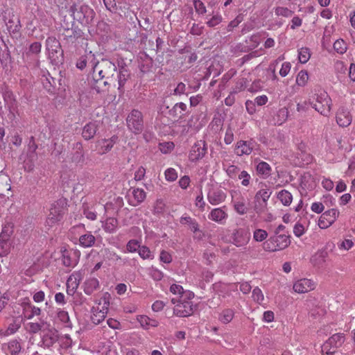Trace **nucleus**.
I'll list each match as a JSON object with an SVG mask.
<instances>
[{"instance_id": "13d9d810", "label": "nucleus", "mask_w": 355, "mask_h": 355, "mask_svg": "<svg viewBox=\"0 0 355 355\" xmlns=\"http://www.w3.org/2000/svg\"><path fill=\"white\" fill-rule=\"evenodd\" d=\"M42 327V324L38 322H28L26 324V329L32 334L39 332Z\"/></svg>"}, {"instance_id": "e2e57ef3", "label": "nucleus", "mask_w": 355, "mask_h": 355, "mask_svg": "<svg viewBox=\"0 0 355 355\" xmlns=\"http://www.w3.org/2000/svg\"><path fill=\"white\" fill-rule=\"evenodd\" d=\"M267 236L266 231L263 230L258 229L254 232V239L257 241H263L266 239Z\"/></svg>"}, {"instance_id": "cd10ccee", "label": "nucleus", "mask_w": 355, "mask_h": 355, "mask_svg": "<svg viewBox=\"0 0 355 355\" xmlns=\"http://www.w3.org/2000/svg\"><path fill=\"white\" fill-rule=\"evenodd\" d=\"M97 130V124L95 122H89L83 127L82 136L85 140H89L95 136Z\"/></svg>"}, {"instance_id": "aec40b11", "label": "nucleus", "mask_w": 355, "mask_h": 355, "mask_svg": "<svg viewBox=\"0 0 355 355\" xmlns=\"http://www.w3.org/2000/svg\"><path fill=\"white\" fill-rule=\"evenodd\" d=\"M254 147V142L241 140L236 143L234 152L238 156L248 155L252 153Z\"/></svg>"}, {"instance_id": "79ce46f5", "label": "nucleus", "mask_w": 355, "mask_h": 355, "mask_svg": "<svg viewBox=\"0 0 355 355\" xmlns=\"http://www.w3.org/2000/svg\"><path fill=\"white\" fill-rule=\"evenodd\" d=\"M80 245L84 248H89L94 245L95 237L91 234L82 235L79 239Z\"/></svg>"}, {"instance_id": "c85d7f7f", "label": "nucleus", "mask_w": 355, "mask_h": 355, "mask_svg": "<svg viewBox=\"0 0 355 355\" xmlns=\"http://www.w3.org/2000/svg\"><path fill=\"white\" fill-rule=\"evenodd\" d=\"M137 320L144 329H148L150 327H157L159 325V322L157 320L144 315H138L137 317Z\"/></svg>"}, {"instance_id": "423d86ee", "label": "nucleus", "mask_w": 355, "mask_h": 355, "mask_svg": "<svg viewBox=\"0 0 355 355\" xmlns=\"http://www.w3.org/2000/svg\"><path fill=\"white\" fill-rule=\"evenodd\" d=\"M232 197V204L234 207V210L239 215L246 214L250 208L248 206V200L242 194L239 190H232L230 191Z\"/></svg>"}, {"instance_id": "bf43d9fd", "label": "nucleus", "mask_w": 355, "mask_h": 355, "mask_svg": "<svg viewBox=\"0 0 355 355\" xmlns=\"http://www.w3.org/2000/svg\"><path fill=\"white\" fill-rule=\"evenodd\" d=\"M238 178L242 180L241 184L244 187H248L250 184L251 179L250 175L245 171H242L239 175Z\"/></svg>"}, {"instance_id": "c03bdc74", "label": "nucleus", "mask_w": 355, "mask_h": 355, "mask_svg": "<svg viewBox=\"0 0 355 355\" xmlns=\"http://www.w3.org/2000/svg\"><path fill=\"white\" fill-rule=\"evenodd\" d=\"M311 58V52L309 48L302 47L298 51V59L300 63H306Z\"/></svg>"}, {"instance_id": "de8ad7c7", "label": "nucleus", "mask_w": 355, "mask_h": 355, "mask_svg": "<svg viewBox=\"0 0 355 355\" xmlns=\"http://www.w3.org/2000/svg\"><path fill=\"white\" fill-rule=\"evenodd\" d=\"M252 297L253 300L259 304H261L264 300L263 292L259 287H255L252 290Z\"/></svg>"}, {"instance_id": "2eb2a0df", "label": "nucleus", "mask_w": 355, "mask_h": 355, "mask_svg": "<svg viewBox=\"0 0 355 355\" xmlns=\"http://www.w3.org/2000/svg\"><path fill=\"white\" fill-rule=\"evenodd\" d=\"M41 313V309L33 305L29 300L22 303V313L26 320H31L35 316H39Z\"/></svg>"}, {"instance_id": "f704fd0d", "label": "nucleus", "mask_w": 355, "mask_h": 355, "mask_svg": "<svg viewBox=\"0 0 355 355\" xmlns=\"http://www.w3.org/2000/svg\"><path fill=\"white\" fill-rule=\"evenodd\" d=\"M235 311L232 309H225L218 315V320L223 324L230 323L234 317Z\"/></svg>"}, {"instance_id": "1a4fd4ad", "label": "nucleus", "mask_w": 355, "mask_h": 355, "mask_svg": "<svg viewBox=\"0 0 355 355\" xmlns=\"http://www.w3.org/2000/svg\"><path fill=\"white\" fill-rule=\"evenodd\" d=\"M207 153L205 141L200 140L193 144L189 153V159L191 162H196L202 159Z\"/></svg>"}, {"instance_id": "6e6d98bb", "label": "nucleus", "mask_w": 355, "mask_h": 355, "mask_svg": "<svg viewBox=\"0 0 355 355\" xmlns=\"http://www.w3.org/2000/svg\"><path fill=\"white\" fill-rule=\"evenodd\" d=\"M148 274L155 281H160L164 277V274L161 270L153 267L149 269Z\"/></svg>"}, {"instance_id": "603ef678", "label": "nucleus", "mask_w": 355, "mask_h": 355, "mask_svg": "<svg viewBox=\"0 0 355 355\" xmlns=\"http://www.w3.org/2000/svg\"><path fill=\"white\" fill-rule=\"evenodd\" d=\"M224 168L227 175L232 179L236 178L240 171L239 168L235 165H229L226 168L224 167Z\"/></svg>"}, {"instance_id": "a18cd8bd", "label": "nucleus", "mask_w": 355, "mask_h": 355, "mask_svg": "<svg viewBox=\"0 0 355 355\" xmlns=\"http://www.w3.org/2000/svg\"><path fill=\"white\" fill-rule=\"evenodd\" d=\"M12 223H5L0 234V239H9L10 236L12 234Z\"/></svg>"}, {"instance_id": "37998d69", "label": "nucleus", "mask_w": 355, "mask_h": 355, "mask_svg": "<svg viewBox=\"0 0 355 355\" xmlns=\"http://www.w3.org/2000/svg\"><path fill=\"white\" fill-rule=\"evenodd\" d=\"M309 73L306 70H301L296 76V84L300 87H304L309 80Z\"/></svg>"}, {"instance_id": "5fc2aeb1", "label": "nucleus", "mask_w": 355, "mask_h": 355, "mask_svg": "<svg viewBox=\"0 0 355 355\" xmlns=\"http://www.w3.org/2000/svg\"><path fill=\"white\" fill-rule=\"evenodd\" d=\"M275 12L277 16H282L285 17H289L293 15L292 10H289L288 8L281 6L275 8Z\"/></svg>"}, {"instance_id": "09e8293b", "label": "nucleus", "mask_w": 355, "mask_h": 355, "mask_svg": "<svg viewBox=\"0 0 355 355\" xmlns=\"http://www.w3.org/2000/svg\"><path fill=\"white\" fill-rule=\"evenodd\" d=\"M288 114L289 112L286 107L280 108L277 113V123L282 124L285 122L288 119Z\"/></svg>"}, {"instance_id": "680f3d73", "label": "nucleus", "mask_w": 355, "mask_h": 355, "mask_svg": "<svg viewBox=\"0 0 355 355\" xmlns=\"http://www.w3.org/2000/svg\"><path fill=\"white\" fill-rule=\"evenodd\" d=\"M139 256L144 259H153V256L148 248L146 246L140 247L139 249Z\"/></svg>"}, {"instance_id": "4d7b16f0", "label": "nucleus", "mask_w": 355, "mask_h": 355, "mask_svg": "<svg viewBox=\"0 0 355 355\" xmlns=\"http://www.w3.org/2000/svg\"><path fill=\"white\" fill-rule=\"evenodd\" d=\"M306 224L307 223H295L293 227L294 234L297 237L301 236L305 232V230L307 228V225H304Z\"/></svg>"}, {"instance_id": "9d476101", "label": "nucleus", "mask_w": 355, "mask_h": 355, "mask_svg": "<svg viewBox=\"0 0 355 355\" xmlns=\"http://www.w3.org/2000/svg\"><path fill=\"white\" fill-rule=\"evenodd\" d=\"M119 141V137L116 135H112L109 139H101L96 142V150L98 154L103 155L110 152L114 144Z\"/></svg>"}, {"instance_id": "412c9836", "label": "nucleus", "mask_w": 355, "mask_h": 355, "mask_svg": "<svg viewBox=\"0 0 355 355\" xmlns=\"http://www.w3.org/2000/svg\"><path fill=\"white\" fill-rule=\"evenodd\" d=\"M79 261V253L74 250L64 251L62 253V263L67 267H75Z\"/></svg>"}, {"instance_id": "0eeeda50", "label": "nucleus", "mask_w": 355, "mask_h": 355, "mask_svg": "<svg viewBox=\"0 0 355 355\" xmlns=\"http://www.w3.org/2000/svg\"><path fill=\"white\" fill-rule=\"evenodd\" d=\"M67 200L64 198H61L53 202L49 209V219L57 221L60 220L62 216L67 213Z\"/></svg>"}, {"instance_id": "58836bf2", "label": "nucleus", "mask_w": 355, "mask_h": 355, "mask_svg": "<svg viewBox=\"0 0 355 355\" xmlns=\"http://www.w3.org/2000/svg\"><path fill=\"white\" fill-rule=\"evenodd\" d=\"M277 198L285 206H289L293 200L292 194L287 190L283 189L277 193Z\"/></svg>"}, {"instance_id": "72a5a7b5", "label": "nucleus", "mask_w": 355, "mask_h": 355, "mask_svg": "<svg viewBox=\"0 0 355 355\" xmlns=\"http://www.w3.org/2000/svg\"><path fill=\"white\" fill-rule=\"evenodd\" d=\"M13 248L12 242L9 239H0V257H7Z\"/></svg>"}, {"instance_id": "20e7f679", "label": "nucleus", "mask_w": 355, "mask_h": 355, "mask_svg": "<svg viewBox=\"0 0 355 355\" xmlns=\"http://www.w3.org/2000/svg\"><path fill=\"white\" fill-rule=\"evenodd\" d=\"M291 243L289 236L285 234H275L263 244V248L268 252H276L286 248Z\"/></svg>"}, {"instance_id": "8fccbe9b", "label": "nucleus", "mask_w": 355, "mask_h": 355, "mask_svg": "<svg viewBox=\"0 0 355 355\" xmlns=\"http://www.w3.org/2000/svg\"><path fill=\"white\" fill-rule=\"evenodd\" d=\"M334 50L340 54H343L347 51V44L343 40H338L334 44Z\"/></svg>"}, {"instance_id": "9b49d317", "label": "nucleus", "mask_w": 355, "mask_h": 355, "mask_svg": "<svg viewBox=\"0 0 355 355\" xmlns=\"http://www.w3.org/2000/svg\"><path fill=\"white\" fill-rule=\"evenodd\" d=\"M316 287V282L311 279L302 278L297 280L293 284V290L297 293H306L314 290Z\"/></svg>"}, {"instance_id": "b1692460", "label": "nucleus", "mask_w": 355, "mask_h": 355, "mask_svg": "<svg viewBox=\"0 0 355 355\" xmlns=\"http://www.w3.org/2000/svg\"><path fill=\"white\" fill-rule=\"evenodd\" d=\"M11 189L10 179L9 176L3 173L0 172V196H6L10 194Z\"/></svg>"}, {"instance_id": "ddd939ff", "label": "nucleus", "mask_w": 355, "mask_h": 355, "mask_svg": "<svg viewBox=\"0 0 355 355\" xmlns=\"http://www.w3.org/2000/svg\"><path fill=\"white\" fill-rule=\"evenodd\" d=\"M336 120L340 127L347 128L352 123V115L347 107H341L336 112Z\"/></svg>"}, {"instance_id": "c9c22d12", "label": "nucleus", "mask_w": 355, "mask_h": 355, "mask_svg": "<svg viewBox=\"0 0 355 355\" xmlns=\"http://www.w3.org/2000/svg\"><path fill=\"white\" fill-rule=\"evenodd\" d=\"M83 211L87 219L90 220H95L96 219V213L93 203L84 202L83 204Z\"/></svg>"}, {"instance_id": "774afa93", "label": "nucleus", "mask_w": 355, "mask_h": 355, "mask_svg": "<svg viewBox=\"0 0 355 355\" xmlns=\"http://www.w3.org/2000/svg\"><path fill=\"white\" fill-rule=\"evenodd\" d=\"M291 64L290 62H284L282 64V67L279 70L280 76L282 77L286 76L289 73V72L291 71Z\"/></svg>"}, {"instance_id": "393cba45", "label": "nucleus", "mask_w": 355, "mask_h": 355, "mask_svg": "<svg viewBox=\"0 0 355 355\" xmlns=\"http://www.w3.org/2000/svg\"><path fill=\"white\" fill-rule=\"evenodd\" d=\"M3 98L6 106L8 108L9 111L13 114L17 112L18 110V102L15 95L10 92H6Z\"/></svg>"}, {"instance_id": "69168bd1", "label": "nucleus", "mask_w": 355, "mask_h": 355, "mask_svg": "<svg viewBox=\"0 0 355 355\" xmlns=\"http://www.w3.org/2000/svg\"><path fill=\"white\" fill-rule=\"evenodd\" d=\"M193 6L198 14L203 15L206 12V8L200 0H193Z\"/></svg>"}, {"instance_id": "4c0bfd02", "label": "nucleus", "mask_w": 355, "mask_h": 355, "mask_svg": "<svg viewBox=\"0 0 355 355\" xmlns=\"http://www.w3.org/2000/svg\"><path fill=\"white\" fill-rule=\"evenodd\" d=\"M90 60L89 64L92 65L91 62H96L94 55L90 51L87 55L81 56L76 62L77 68L83 69L87 66V61Z\"/></svg>"}, {"instance_id": "f03ea898", "label": "nucleus", "mask_w": 355, "mask_h": 355, "mask_svg": "<svg viewBox=\"0 0 355 355\" xmlns=\"http://www.w3.org/2000/svg\"><path fill=\"white\" fill-rule=\"evenodd\" d=\"M193 297L194 293L188 290H186L182 295L173 297L171 302L174 304V314L178 317H188L192 315L196 307L192 302Z\"/></svg>"}, {"instance_id": "4468645a", "label": "nucleus", "mask_w": 355, "mask_h": 355, "mask_svg": "<svg viewBox=\"0 0 355 355\" xmlns=\"http://www.w3.org/2000/svg\"><path fill=\"white\" fill-rule=\"evenodd\" d=\"M346 340L345 336L343 333H336L333 334L329 339L326 341L322 347V352L327 349L329 347L330 349H338L343 346Z\"/></svg>"}, {"instance_id": "39448f33", "label": "nucleus", "mask_w": 355, "mask_h": 355, "mask_svg": "<svg viewBox=\"0 0 355 355\" xmlns=\"http://www.w3.org/2000/svg\"><path fill=\"white\" fill-rule=\"evenodd\" d=\"M312 107L323 116H327L331 110L332 102L330 96L325 92L315 94V101L310 102Z\"/></svg>"}, {"instance_id": "7c9ffc66", "label": "nucleus", "mask_w": 355, "mask_h": 355, "mask_svg": "<svg viewBox=\"0 0 355 355\" xmlns=\"http://www.w3.org/2000/svg\"><path fill=\"white\" fill-rule=\"evenodd\" d=\"M58 340V336L57 332L52 331L46 333L42 339V345L46 348L52 347Z\"/></svg>"}, {"instance_id": "0e129e2a", "label": "nucleus", "mask_w": 355, "mask_h": 355, "mask_svg": "<svg viewBox=\"0 0 355 355\" xmlns=\"http://www.w3.org/2000/svg\"><path fill=\"white\" fill-rule=\"evenodd\" d=\"M170 291L177 296H181L186 292L182 286L176 284H173L170 286Z\"/></svg>"}, {"instance_id": "dca6fc26", "label": "nucleus", "mask_w": 355, "mask_h": 355, "mask_svg": "<svg viewBox=\"0 0 355 355\" xmlns=\"http://www.w3.org/2000/svg\"><path fill=\"white\" fill-rule=\"evenodd\" d=\"M226 198V193L220 188H211L207 193L208 201L213 205L224 202Z\"/></svg>"}, {"instance_id": "473e14b6", "label": "nucleus", "mask_w": 355, "mask_h": 355, "mask_svg": "<svg viewBox=\"0 0 355 355\" xmlns=\"http://www.w3.org/2000/svg\"><path fill=\"white\" fill-rule=\"evenodd\" d=\"M187 105L184 103H176L170 111V114L175 119H181L184 116V112L187 110Z\"/></svg>"}, {"instance_id": "f3484780", "label": "nucleus", "mask_w": 355, "mask_h": 355, "mask_svg": "<svg viewBox=\"0 0 355 355\" xmlns=\"http://www.w3.org/2000/svg\"><path fill=\"white\" fill-rule=\"evenodd\" d=\"M60 42L55 37H49L46 40V49L51 60H55L57 53L60 50Z\"/></svg>"}, {"instance_id": "6e6552de", "label": "nucleus", "mask_w": 355, "mask_h": 355, "mask_svg": "<svg viewBox=\"0 0 355 355\" xmlns=\"http://www.w3.org/2000/svg\"><path fill=\"white\" fill-rule=\"evenodd\" d=\"M127 125L128 128L135 134H138L143 129V115L137 110H133L128 116Z\"/></svg>"}, {"instance_id": "7ed1b4c3", "label": "nucleus", "mask_w": 355, "mask_h": 355, "mask_svg": "<svg viewBox=\"0 0 355 355\" xmlns=\"http://www.w3.org/2000/svg\"><path fill=\"white\" fill-rule=\"evenodd\" d=\"M111 296L109 293H105L100 298L96 306L92 308L91 320L95 324H98L105 318L110 304Z\"/></svg>"}, {"instance_id": "3c124183", "label": "nucleus", "mask_w": 355, "mask_h": 355, "mask_svg": "<svg viewBox=\"0 0 355 355\" xmlns=\"http://www.w3.org/2000/svg\"><path fill=\"white\" fill-rule=\"evenodd\" d=\"M175 145L172 141L161 143L159 145V150L164 154L170 153L174 148Z\"/></svg>"}, {"instance_id": "4be33fe9", "label": "nucleus", "mask_w": 355, "mask_h": 355, "mask_svg": "<svg viewBox=\"0 0 355 355\" xmlns=\"http://www.w3.org/2000/svg\"><path fill=\"white\" fill-rule=\"evenodd\" d=\"M81 280L80 272H74L69 276L67 281V293L68 295H73L76 291Z\"/></svg>"}, {"instance_id": "ea45409f", "label": "nucleus", "mask_w": 355, "mask_h": 355, "mask_svg": "<svg viewBox=\"0 0 355 355\" xmlns=\"http://www.w3.org/2000/svg\"><path fill=\"white\" fill-rule=\"evenodd\" d=\"M257 172L259 175L264 178L268 177L270 175L271 167L266 162H260L257 166Z\"/></svg>"}, {"instance_id": "a211bd4d", "label": "nucleus", "mask_w": 355, "mask_h": 355, "mask_svg": "<svg viewBox=\"0 0 355 355\" xmlns=\"http://www.w3.org/2000/svg\"><path fill=\"white\" fill-rule=\"evenodd\" d=\"M271 194L272 191L268 189H262L256 193L254 196V209L257 212L259 211L261 208H259L257 204H259V206L260 207H265Z\"/></svg>"}, {"instance_id": "864d4df0", "label": "nucleus", "mask_w": 355, "mask_h": 355, "mask_svg": "<svg viewBox=\"0 0 355 355\" xmlns=\"http://www.w3.org/2000/svg\"><path fill=\"white\" fill-rule=\"evenodd\" d=\"M165 179L168 182H174L178 178V173L173 168H168L164 172Z\"/></svg>"}, {"instance_id": "a878e982", "label": "nucleus", "mask_w": 355, "mask_h": 355, "mask_svg": "<svg viewBox=\"0 0 355 355\" xmlns=\"http://www.w3.org/2000/svg\"><path fill=\"white\" fill-rule=\"evenodd\" d=\"M327 256V250H319L311 256L310 261L314 266L319 267L325 263Z\"/></svg>"}, {"instance_id": "49530a36", "label": "nucleus", "mask_w": 355, "mask_h": 355, "mask_svg": "<svg viewBox=\"0 0 355 355\" xmlns=\"http://www.w3.org/2000/svg\"><path fill=\"white\" fill-rule=\"evenodd\" d=\"M166 205L162 200H157L153 206V214L155 215L163 214L165 211Z\"/></svg>"}, {"instance_id": "2f4dec72", "label": "nucleus", "mask_w": 355, "mask_h": 355, "mask_svg": "<svg viewBox=\"0 0 355 355\" xmlns=\"http://www.w3.org/2000/svg\"><path fill=\"white\" fill-rule=\"evenodd\" d=\"M56 320L61 322L64 327L71 328L72 323L70 320L69 313L67 311L58 309L56 310Z\"/></svg>"}, {"instance_id": "5701e85b", "label": "nucleus", "mask_w": 355, "mask_h": 355, "mask_svg": "<svg viewBox=\"0 0 355 355\" xmlns=\"http://www.w3.org/2000/svg\"><path fill=\"white\" fill-rule=\"evenodd\" d=\"M2 349L11 355H20L21 345L17 340H11L8 343H4L1 346Z\"/></svg>"}, {"instance_id": "a19ab883", "label": "nucleus", "mask_w": 355, "mask_h": 355, "mask_svg": "<svg viewBox=\"0 0 355 355\" xmlns=\"http://www.w3.org/2000/svg\"><path fill=\"white\" fill-rule=\"evenodd\" d=\"M20 327V324L16 322L10 323L6 329H0V336H8L16 333Z\"/></svg>"}, {"instance_id": "e433bc0d", "label": "nucleus", "mask_w": 355, "mask_h": 355, "mask_svg": "<svg viewBox=\"0 0 355 355\" xmlns=\"http://www.w3.org/2000/svg\"><path fill=\"white\" fill-rule=\"evenodd\" d=\"M227 216V214L222 208H216L210 213L209 219L216 222H220L225 219Z\"/></svg>"}, {"instance_id": "f257e3e1", "label": "nucleus", "mask_w": 355, "mask_h": 355, "mask_svg": "<svg viewBox=\"0 0 355 355\" xmlns=\"http://www.w3.org/2000/svg\"><path fill=\"white\" fill-rule=\"evenodd\" d=\"M95 80L94 89L98 93L108 90L109 86L114 84V75L116 71V65L111 61L103 59L101 62H91Z\"/></svg>"}, {"instance_id": "052dcab7", "label": "nucleus", "mask_w": 355, "mask_h": 355, "mask_svg": "<svg viewBox=\"0 0 355 355\" xmlns=\"http://www.w3.org/2000/svg\"><path fill=\"white\" fill-rule=\"evenodd\" d=\"M60 343L62 347L69 348L72 346L73 341L69 334H64L60 338Z\"/></svg>"}, {"instance_id": "338daca9", "label": "nucleus", "mask_w": 355, "mask_h": 355, "mask_svg": "<svg viewBox=\"0 0 355 355\" xmlns=\"http://www.w3.org/2000/svg\"><path fill=\"white\" fill-rule=\"evenodd\" d=\"M354 246V243L351 239H345L338 243L340 250H349Z\"/></svg>"}, {"instance_id": "bb28decb", "label": "nucleus", "mask_w": 355, "mask_h": 355, "mask_svg": "<svg viewBox=\"0 0 355 355\" xmlns=\"http://www.w3.org/2000/svg\"><path fill=\"white\" fill-rule=\"evenodd\" d=\"M250 239V233L245 230H237L234 234V242L236 246H242L247 243Z\"/></svg>"}, {"instance_id": "c756f323", "label": "nucleus", "mask_w": 355, "mask_h": 355, "mask_svg": "<svg viewBox=\"0 0 355 355\" xmlns=\"http://www.w3.org/2000/svg\"><path fill=\"white\" fill-rule=\"evenodd\" d=\"M99 288V282L95 277H90L86 279L83 285V290L85 294L92 295Z\"/></svg>"}, {"instance_id": "f8f14e48", "label": "nucleus", "mask_w": 355, "mask_h": 355, "mask_svg": "<svg viewBox=\"0 0 355 355\" xmlns=\"http://www.w3.org/2000/svg\"><path fill=\"white\" fill-rule=\"evenodd\" d=\"M4 21L9 32L15 33L19 31L20 21L12 10H7L4 13Z\"/></svg>"}, {"instance_id": "6ab92c4d", "label": "nucleus", "mask_w": 355, "mask_h": 355, "mask_svg": "<svg viewBox=\"0 0 355 355\" xmlns=\"http://www.w3.org/2000/svg\"><path fill=\"white\" fill-rule=\"evenodd\" d=\"M146 198V193L143 189L132 188L128 194V202L132 206L141 204Z\"/></svg>"}]
</instances>
